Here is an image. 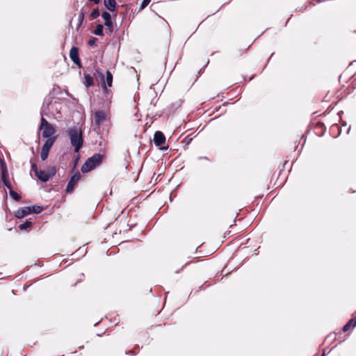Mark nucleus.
<instances>
[{"instance_id":"nucleus-1","label":"nucleus","mask_w":356,"mask_h":356,"mask_svg":"<svg viewBox=\"0 0 356 356\" xmlns=\"http://www.w3.org/2000/svg\"><path fill=\"white\" fill-rule=\"evenodd\" d=\"M71 145L74 148V152L78 153L83 144L82 131L76 127L70 128L67 131Z\"/></svg>"},{"instance_id":"nucleus-2","label":"nucleus","mask_w":356,"mask_h":356,"mask_svg":"<svg viewBox=\"0 0 356 356\" xmlns=\"http://www.w3.org/2000/svg\"><path fill=\"white\" fill-rule=\"evenodd\" d=\"M103 161V155L95 154L89 157L81 166V171L83 173L88 172L97 166L99 165Z\"/></svg>"},{"instance_id":"nucleus-3","label":"nucleus","mask_w":356,"mask_h":356,"mask_svg":"<svg viewBox=\"0 0 356 356\" xmlns=\"http://www.w3.org/2000/svg\"><path fill=\"white\" fill-rule=\"evenodd\" d=\"M55 140L56 137L53 136L52 138L47 139L44 142L40 153V157L42 161H45L47 159L49 154V152L52 145H54V143H55Z\"/></svg>"},{"instance_id":"nucleus-4","label":"nucleus","mask_w":356,"mask_h":356,"mask_svg":"<svg viewBox=\"0 0 356 356\" xmlns=\"http://www.w3.org/2000/svg\"><path fill=\"white\" fill-rule=\"evenodd\" d=\"M107 119L108 115L103 110L96 111L92 115V120L97 128H99L103 122L107 120Z\"/></svg>"},{"instance_id":"nucleus-5","label":"nucleus","mask_w":356,"mask_h":356,"mask_svg":"<svg viewBox=\"0 0 356 356\" xmlns=\"http://www.w3.org/2000/svg\"><path fill=\"white\" fill-rule=\"evenodd\" d=\"M0 164L1 166V179L3 184L5 186H6L10 191L12 189V186L9 181L8 180V170L4 160L0 159Z\"/></svg>"},{"instance_id":"nucleus-6","label":"nucleus","mask_w":356,"mask_h":356,"mask_svg":"<svg viewBox=\"0 0 356 356\" xmlns=\"http://www.w3.org/2000/svg\"><path fill=\"white\" fill-rule=\"evenodd\" d=\"M81 175L79 172H76L74 175L72 176L65 189V192L67 193H71L73 191L74 186L81 179Z\"/></svg>"},{"instance_id":"nucleus-7","label":"nucleus","mask_w":356,"mask_h":356,"mask_svg":"<svg viewBox=\"0 0 356 356\" xmlns=\"http://www.w3.org/2000/svg\"><path fill=\"white\" fill-rule=\"evenodd\" d=\"M70 58L79 67H81V62L79 57V49L76 47H72L70 51Z\"/></svg>"},{"instance_id":"nucleus-8","label":"nucleus","mask_w":356,"mask_h":356,"mask_svg":"<svg viewBox=\"0 0 356 356\" xmlns=\"http://www.w3.org/2000/svg\"><path fill=\"white\" fill-rule=\"evenodd\" d=\"M165 141V137L164 134L159 131L155 132L154 136V143L156 146L162 145Z\"/></svg>"},{"instance_id":"nucleus-9","label":"nucleus","mask_w":356,"mask_h":356,"mask_svg":"<svg viewBox=\"0 0 356 356\" xmlns=\"http://www.w3.org/2000/svg\"><path fill=\"white\" fill-rule=\"evenodd\" d=\"M42 136L44 138H47V139L49 138H52V135L55 133V129L51 124H49L47 127H43L42 129Z\"/></svg>"},{"instance_id":"nucleus-10","label":"nucleus","mask_w":356,"mask_h":356,"mask_svg":"<svg viewBox=\"0 0 356 356\" xmlns=\"http://www.w3.org/2000/svg\"><path fill=\"white\" fill-rule=\"evenodd\" d=\"M31 211L30 207H25L22 208H19L15 213V216L17 218H22L28 214H31Z\"/></svg>"},{"instance_id":"nucleus-11","label":"nucleus","mask_w":356,"mask_h":356,"mask_svg":"<svg viewBox=\"0 0 356 356\" xmlns=\"http://www.w3.org/2000/svg\"><path fill=\"white\" fill-rule=\"evenodd\" d=\"M104 6L111 12H113L116 9L115 0H104Z\"/></svg>"},{"instance_id":"nucleus-12","label":"nucleus","mask_w":356,"mask_h":356,"mask_svg":"<svg viewBox=\"0 0 356 356\" xmlns=\"http://www.w3.org/2000/svg\"><path fill=\"white\" fill-rule=\"evenodd\" d=\"M83 84L86 88H90L94 86L93 77L89 74H84Z\"/></svg>"},{"instance_id":"nucleus-13","label":"nucleus","mask_w":356,"mask_h":356,"mask_svg":"<svg viewBox=\"0 0 356 356\" xmlns=\"http://www.w3.org/2000/svg\"><path fill=\"white\" fill-rule=\"evenodd\" d=\"M35 175L43 182H46L50 179V176L48 175V172H46L44 170H38V174H35Z\"/></svg>"},{"instance_id":"nucleus-14","label":"nucleus","mask_w":356,"mask_h":356,"mask_svg":"<svg viewBox=\"0 0 356 356\" xmlns=\"http://www.w3.org/2000/svg\"><path fill=\"white\" fill-rule=\"evenodd\" d=\"M104 26L101 24H99L96 26L95 30L93 31V33L96 35L103 36L104 35Z\"/></svg>"},{"instance_id":"nucleus-15","label":"nucleus","mask_w":356,"mask_h":356,"mask_svg":"<svg viewBox=\"0 0 356 356\" xmlns=\"http://www.w3.org/2000/svg\"><path fill=\"white\" fill-rule=\"evenodd\" d=\"M86 6V5L83 8H82V9L81 10V11L79 14V23L77 24L76 29H78L81 26V24L83 22L84 16H85V12L83 11V10Z\"/></svg>"},{"instance_id":"nucleus-16","label":"nucleus","mask_w":356,"mask_h":356,"mask_svg":"<svg viewBox=\"0 0 356 356\" xmlns=\"http://www.w3.org/2000/svg\"><path fill=\"white\" fill-rule=\"evenodd\" d=\"M106 85L108 86V87H111L112 86V83H113V74H111V72L110 71H107L106 73Z\"/></svg>"},{"instance_id":"nucleus-17","label":"nucleus","mask_w":356,"mask_h":356,"mask_svg":"<svg viewBox=\"0 0 356 356\" xmlns=\"http://www.w3.org/2000/svg\"><path fill=\"white\" fill-rule=\"evenodd\" d=\"M31 213H40L42 211L43 209L42 207L38 205H33L32 207H29Z\"/></svg>"},{"instance_id":"nucleus-18","label":"nucleus","mask_w":356,"mask_h":356,"mask_svg":"<svg viewBox=\"0 0 356 356\" xmlns=\"http://www.w3.org/2000/svg\"><path fill=\"white\" fill-rule=\"evenodd\" d=\"M9 194L12 198H13L15 201H19L21 199V196L15 191L11 189L9 192Z\"/></svg>"},{"instance_id":"nucleus-19","label":"nucleus","mask_w":356,"mask_h":356,"mask_svg":"<svg viewBox=\"0 0 356 356\" xmlns=\"http://www.w3.org/2000/svg\"><path fill=\"white\" fill-rule=\"evenodd\" d=\"M31 226H32V222H30V221L26 220L24 223L19 225V229L20 230H24V229H26L27 228H29V227H30Z\"/></svg>"},{"instance_id":"nucleus-20","label":"nucleus","mask_w":356,"mask_h":356,"mask_svg":"<svg viewBox=\"0 0 356 356\" xmlns=\"http://www.w3.org/2000/svg\"><path fill=\"white\" fill-rule=\"evenodd\" d=\"M99 16V9L97 8H95L92 12L90 14V19L92 20V19H96L97 17Z\"/></svg>"},{"instance_id":"nucleus-21","label":"nucleus","mask_w":356,"mask_h":356,"mask_svg":"<svg viewBox=\"0 0 356 356\" xmlns=\"http://www.w3.org/2000/svg\"><path fill=\"white\" fill-rule=\"evenodd\" d=\"M353 325H354V321L350 319L348 321V322L343 327V329L342 330L345 332H347L350 327H353Z\"/></svg>"},{"instance_id":"nucleus-22","label":"nucleus","mask_w":356,"mask_h":356,"mask_svg":"<svg viewBox=\"0 0 356 356\" xmlns=\"http://www.w3.org/2000/svg\"><path fill=\"white\" fill-rule=\"evenodd\" d=\"M102 17L104 19V22L112 21L111 20V14L109 13L106 12V11H104L102 13Z\"/></svg>"},{"instance_id":"nucleus-23","label":"nucleus","mask_w":356,"mask_h":356,"mask_svg":"<svg viewBox=\"0 0 356 356\" xmlns=\"http://www.w3.org/2000/svg\"><path fill=\"white\" fill-rule=\"evenodd\" d=\"M41 115H42V117H41V120H40V128H39L40 129H43V127H47V126H48V125L51 124L50 123H49V122H48L44 119V118L43 117V115H42V113H41Z\"/></svg>"},{"instance_id":"nucleus-24","label":"nucleus","mask_w":356,"mask_h":356,"mask_svg":"<svg viewBox=\"0 0 356 356\" xmlns=\"http://www.w3.org/2000/svg\"><path fill=\"white\" fill-rule=\"evenodd\" d=\"M98 39L97 38H92L88 41V44L91 47H97Z\"/></svg>"},{"instance_id":"nucleus-25","label":"nucleus","mask_w":356,"mask_h":356,"mask_svg":"<svg viewBox=\"0 0 356 356\" xmlns=\"http://www.w3.org/2000/svg\"><path fill=\"white\" fill-rule=\"evenodd\" d=\"M104 26L106 27V29L109 30L111 33L113 31V22H104Z\"/></svg>"},{"instance_id":"nucleus-26","label":"nucleus","mask_w":356,"mask_h":356,"mask_svg":"<svg viewBox=\"0 0 356 356\" xmlns=\"http://www.w3.org/2000/svg\"><path fill=\"white\" fill-rule=\"evenodd\" d=\"M31 170L35 172V174H38V169L36 163L31 162Z\"/></svg>"},{"instance_id":"nucleus-27","label":"nucleus","mask_w":356,"mask_h":356,"mask_svg":"<svg viewBox=\"0 0 356 356\" xmlns=\"http://www.w3.org/2000/svg\"><path fill=\"white\" fill-rule=\"evenodd\" d=\"M56 172V168L54 167L51 168L49 170L48 175L50 176V178L55 175Z\"/></svg>"},{"instance_id":"nucleus-28","label":"nucleus","mask_w":356,"mask_h":356,"mask_svg":"<svg viewBox=\"0 0 356 356\" xmlns=\"http://www.w3.org/2000/svg\"><path fill=\"white\" fill-rule=\"evenodd\" d=\"M96 72L99 74V76L101 78L102 81H103V85L105 87L106 83L104 82V74L102 72H100L99 70H97Z\"/></svg>"},{"instance_id":"nucleus-29","label":"nucleus","mask_w":356,"mask_h":356,"mask_svg":"<svg viewBox=\"0 0 356 356\" xmlns=\"http://www.w3.org/2000/svg\"><path fill=\"white\" fill-rule=\"evenodd\" d=\"M151 0H143L141 5L140 9L145 8L150 3Z\"/></svg>"},{"instance_id":"nucleus-30","label":"nucleus","mask_w":356,"mask_h":356,"mask_svg":"<svg viewBox=\"0 0 356 356\" xmlns=\"http://www.w3.org/2000/svg\"><path fill=\"white\" fill-rule=\"evenodd\" d=\"M90 1L94 2L95 4H98L100 0H89Z\"/></svg>"},{"instance_id":"nucleus-31","label":"nucleus","mask_w":356,"mask_h":356,"mask_svg":"<svg viewBox=\"0 0 356 356\" xmlns=\"http://www.w3.org/2000/svg\"><path fill=\"white\" fill-rule=\"evenodd\" d=\"M185 140H187V143H189L191 141L192 138H188V137H186V138H185Z\"/></svg>"},{"instance_id":"nucleus-32","label":"nucleus","mask_w":356,"mask_h":356,"mask_svg":"<svg viewBox=\"0 0 356 356\" xmlns=\"http://www.w3.org/2000/svg\"><path fill=\"white\" fill-rule=\"evenodd\" d=\"M351 319L354 321L353 327H356V318L355 319L351 318Z\"/></svg>"},{"instance_id":"nucleus-33","label":"nucleus","mask_w":356,"mask_h":356,"mask_svg":"<svg viewBox=\"0 0 356 356\" xmlns=\"http://www.w3.org/2000/svg\"><path fill=\"white\" fill-rule=\"evenodd\" d=\"M202 159V160H204V159L207 160L208 159L207 157H201V156L199 157V159Z\"/></svg>"},{"instance_id":"nucleus-34","label":"nucleus","mask_w":356,"mask_h":356,"mask_svg":"<svg viewBox=\"0 0 356 356\" xmlns=\"http://www.w3.org/2000/svg\"><path fill=\"white\" fill-rule=\"evenodd\" d=\"M129 354H134V352H133V350H130V351L129 352Z\"/></svg>"},{"instance_id":"nucleus-35","label":"nucleus","mask_w":356,"mask_h":356,"mask_svg":"<svg viewBox=\"0 0 356 356\" xmlns=\"http://www.w3.org/2000/svg\"><path fill=\"white\" fill-rule=\"evenodd\" d=\"M321 356H325V353H323V355Z\"/></svg>"}]
</instances>
